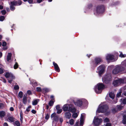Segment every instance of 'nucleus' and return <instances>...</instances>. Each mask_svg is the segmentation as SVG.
<instances>
[{"mask_svg": "<svg viewBox=\"0 0 126 126\" xmlns=\"http://www.w3.org/2000/svg\"><path fill=\"white\" fill-rule=\"evenodd\" d=\"M63 109L64 111H66L68 110V111L72 112H75L76 110V108L73 105L67 104H65L63 106Z\"/></svg>", "mask_w": 126, "mask_h": 126, "instance_id": "1", "label": "nucleus"}, {"mask_svg": "<svg viewBox=\"0 0 126 126\" xmlns=\"http://www.w3.org/2000/svg\"><path fill=\"white\" fill-rule=\"evenodd\" d=\"M108 109V107L107 105L101 103L99 105L97 111L98 113H104L107 111Z\"/></svg>", "mask_w": 126, "mask_h": 126, "instance_id": "2", "label": "nucleus"}, {"mask_svg": "<svg viewBox=\"0 0 126 126\" xmlns=\"http://www.w3.org/2000/svg\"><path fill=\"white\" fill-rule=\"evenodd\" d=\"M104 86L102 83H99L95 87L94 90L96 93L97 94L101 93L104 88Z\"/></svg>", "mask_w": 126, "mask_h": 126, "instance_id": "3", "label": "nucleus"}, {"mask_svg": "<svg viewBox=\"0 0 126 126\" xmlns=\"http://www.w3.org/2000/svg\"><path fill=\"white\" fill-rule=\"evenodd\" d=\"M104 6L102 5H98L96 7L94 11V13L95 14H99L103 13L104 11Z\"/></svg>", "mask_w": 126, "mask_h": 126, "instance_id": "4", "label": "nucleus"}, {"mask_svg": "<svg viewBox=\"0 0 126 126\" xmlns=\"http://www.w3.org/2000/svg\"><path fill=\"white\" fill-rule=\"evenodd\" d=\"M111 77L110 74H108L104 76L102 78L103 82L106 83H108L111 80Z\"/></svg>", "mask_w": 126, "mask_h": 126, "instance_id": "5", "label": "nucleus"}, {"mask_svg": "<svg viewBox=\"0 0 126 126\" xmlns=\"http://www.w3.org/2000/svg\"><path fill=\"white\" fill-rule=\"evenodd\" d=\"M124 70V68L122 66H118L116 67L113 70L112 73L114 74H117Z\"/></svg>", "mask_w": 126, "mask_h": 126, "instance_id": "6", "label": "nucleus"}, {"mask_svg": "<svg viewBox=\"0 0 126 126\" xmlns=\"http://www.w3.org/2000/svg\"><path fill=\"white\" fill-rule=\"evenodd\" d=\"M102 121L101 119L94 117L93 121V123L95 126H98L101 124Z\"/></svg>", "mask_w": 126, "mask_h": 126, "instance_id": "7", "label": "nucleus"}, {"mask_svg": "<svg viewBox=\"0 0 126 126\" xmlns=\"http://www.w3.org/2000/svg\"><path fill=\"white\" fill-rule=\"evenodd\" d=\"M5 76L6 78H8V82L10 83H11L13 79L15 78V77L13 76L12 73L9 72L6 73L5 75Z\"/></svg>", "mask_w": 126, "mask_h": 126, "instance_id": "8", "label": "nucleus"}, {"mask_svg": "<svg viewBox=\"0 0 126 126\" xmlns=\"http://www.w3.org/2000/svg\"><path fill=\"white\" fill-rule=\"evenodd\" d=\"M105 66L104 65H101L97 68L98 71L96 72L98 73L99 75L101 76V75L104 73L105 71Z\"/></svg>", "mask_w": 126, "mask_h": 126, "instance_id": "9", "label": "nucleus"}, {"mask_svg": "<svg viewBox=\"0 0 126 126\" xmlns=\"http://www.w3.org/2000/svg\"><path fill=\"white\" fill-rule=\"evenodd\" d=\"M123 82V80L121 79H118L114 81L113 82V84L115 86L119 85L121 83Z\"/></svg>", "mask_w": 126, "mask_h": 126, "instance_id": "10", "label": "nucleus"}, {"mask_svg": "<svg viewBox=\"0 0 126 126\" xmlns=\"http://www.w3.org/2000/svg\"><path fill=\"white\" fill-rule=\"evenodd\" d=\"M51 117L52 120L55 121H57L59 119L58 116L55 113H52L51 115Z\"/></svg>", "mask_w": 126, "mask_h": 126, "instance_id": "11", "label": "nucleus"}, {"mask_svg": "<svg viewBox=\"0 0 126 126\" xmlns=\"http://www.w3.org/2000/svg\"><path fill=\"white\" fill-rule=\"evenodd\" d=\"M106 59L107 60L111 61L112 62L115 61L114 59V56L111 54H108L106 56Z\"/></svg>", "mask_w": 126, "mask_h": 126, "instance_id": "12", "label": "nucleus"}, {"mask_svg": "<svg viewBox=\"0 0 126 126\" xmlns=\"http://www.w3.org/2000/svg\"><path fill=\"white\" fill-rule=\"evenodd\" d=\"M75 100H73V102L76 105L79 107L81 106L82 105V102L81 100L78 99L76 102Z\"/></svg>", "mask_w": 126, "mask_h": 126, "instance_id": "13", "label": "nucleus"}, {"mask_svg": "<svg viewBox=\"0 0 126 126\" xmlns=\"http://www.w3.org/2000/svg\"><path fill=\"white\" fill-rule=\"evenodd\" d=\"M102 61L101 59L100 58H96L94 61L93 62L94 65L95 66H97L100 62Z\"/></svg>", "mask_w": 126, "mask_h": 126, "instance_id": "14", "label": "nucleus"}, {"mask_svg": "<svg viewBox=\"0 0 126 126\" xmlns=\"http://www.w3.org/2000/svg\"><path fill=\"white\" fill-rule=\"evenodd\" d=\"M21 3L22 1L20 0L17 1H14L11 2V4L12 5H20L21 4Z\"/></svg>", "mask_w": 126, "mask_h": 126, "instance_id": "15", "label": "nucleus"}, {"mask_svg": "<svg viewBox=\"0 0 126 126\" xmlns=\"http://www.w3.org/2000/svg\"><path fill=\"white\" fill-rule=\"evenodd\" d=\"M123 107L121 105H117L116 106V109L117 110H116V109L115 108L114 109L112 110L113 112H115L117 111V110H121L123 109Z\"/></svg>", "mask_w": 126, "mask_h": 126, "instance_id": "16", "label": "nucleus"}, {"mask_svg": "<svg viewBox=\"0 0 126 126\" xmlns=\"http://www.w3.org/2000/svg\"><path fill=\"white\" fill-rule=\"evenodd\" d=\"M56 109L57 110V113L58 114L61 113L62 111V110L61 108L60 105H58L56 106Z\"/></svg>", "mask_w": 126, "mask_h": 126, "instance_id": "17", "label": "nucleus"}, {"mask_svg": "<svg viewBox=\"0 0 126 126\" xmlns=\"http://www.w3.org/2000/svg\"><path fill=\"white\" fill-rule=\"evenodd\" d=\"M53 64L55 67V70L58 72H59L60 70L57 64L54 62H53Z\"/></svg>", "mask_w": 126, "mask_h": 126, "instance_id": "18", "label": "nucleus"}, {"mask_svg": "<svg viewBox=\"0 0 126 126\" xmlns=\"http://www.w3.org/2000/svg\"><path fill=\"white\" fill-rule=\"evenodd\" d=\"M39 101V100L38 99H34L32 101V105H36Z\"/></svg>", "mask_w": 126, "mask_h": 126, "instance_id": "19", "label": "nucleus"}, {"mask_svg": "<svg viewBox=\"0 0 126 126\" xmlns=\"http://www.w3.org/2000/svg\"><path fill=\"white\" fill-rule=\"evenodd\" d=\"M71 114L69 112H66L65 114V117L68 119H70L71 116Z\"/></svg>", "mask_w": 126, "mask_h": 126, "instance_id": "20", "label": "nucleus"}, {"mask_svg": "<svg viewBox=\"0 0 126 126\" xmlns=\"http://www.w3.org/2000/svg\"><path fill=\"white\" fill-rule=\"evenodd\" d=\"M109 95L110 97L112 99L114 98L115 95L112 92H110L109 94Z\"/></svg>", "mask_w": 126, "mask_h": 126, "instance_id": "21", "label": "nucleus"}, {"mask_svg": "<svg viewBox=\"0 0 126 126\" xmlns=\"http://www.w3.org/2000/svg\"><path fill=\"white\" fill-rule=\"evenodd\" d=\"M12 56V54L10 53H8V55L7 56V60L8 61H10L11 59V57Z\"/></svg>", "mask_w": 126, "mask_h": 126, "instance_id": "22", "label": "nucleus"}, {"mask_svg": "<svg viewBox=\"0 0 126 126\" xmlns=\"http://www.w3.org/2000/svg\"><path fill=\"white\" fill-rule=\"evenodd\" d=\"M121 104V105L125 104H126V98H124L123 99H121L120 100Z\"/></svg>", "mask_w": 126, "mask_h": 126, "instance_id": "23", "label": "nucleus"}, {"mask_svg": "<svg viewBox=\"0 0 126 126\" xmlns=\"http://www.w3.org/2000/svg\"><path fill=\"white\" fill-rule=\"evenodd\" d=\"M23 102L24 104H25L27 102V97L25 96H24L23 99Z\"/></svg>", "mask_w": 126, "mask_h": 126, "instance_id": "24", "label": "nucleus"}, {"mask_svg": "<svg viewBox=\"0 0 126 126\" xmlns=\"http://www.w3.org/2000/svg\"><path fill=\"white\" fill-rule=\"evenodd\" d=\"M122 123L124 124H126V115L123 116Z\"/></svg>", "mask_w": 126, "mask_h": 126, "instance_id": "25", "label": "nucleus"}, {"mask_svg": "<svg viewBox=\"0 0 126 126\" xmlns=\"http://www.w3.org/2000/svg\"><path fill=\"white\" fill-rule=\"evenodd\" d=\"M5 115V112L3 111H0V116L2 118Z\"/></svg>", "mask_w": 126, "mask_h": 126, "instance_id": "26", "label": "nucleus"}, {"mask_svg": "<svg viewBox=\"0 0 126 126\" xmlns=\"http://www.w3.org/2000/svg\"><path fill=\"white\" fill-rule=\"evenodd\" d=\"M8 120L9 122H13L14 121V118L12 117H9L8 118Z\"/></svg>", "mask_w": 126, "mask_h": 126, "instance_id": "27", "label": "nucleus"}, {"mask_svg": "<svg viewBox=\"0 0 126 126\" xmlns=\"http://www.w3.org/2000/svg\"><path fill=\"white\" fill-rule=\"evenodd\" d=\"M5 105L4 104L0 103V109H3L5 107Z\"/></svg>", "mask_w": 126, "mask_h": 126, "instance_id": "28", "label": "nucleus"}, {"mask_svg": "<svg viewBox=\"0 0 126 126\" xmlns=\"http://www.w3.org/2000/svg\"><path fill=\"white\" fill-rule=\"evenodd\" d=\"M15 125H16V126H20V125L19 122L17 121L15 122Z\"/></svg>", "mask_w": 126, "mask_h": 126, "instance_id": "29", "label": "nucleus"}, {"mask_svg": "<svg viewBox=\"0 0 126 126\" xmlns=\"http://www.w3.org/2000/svg\"><path fill=\"white\" fill-rule=\"evenodd\" d=\"M122 93V92L120 91L117 94L116 98H118L120 97L121 95V94Z\"/></svg>", "mask_w": 126, "mask_h": 126, "instance_id": "30", "label": "nucleus"}, {"mask_svg": "<svg viewBox=\"0 0 126 126\" xmlns=\"http://www.w3.org/2000/svg\"><path fill=\"white\" fill-rule=\"evenodd\" d=\"M74 120L73 119H71L69 121V124L71 125H73L74 124Z\"/></svg>", "mask_w": 126, "mask_h": 126, "instance_id": "31", "label": "nucleus"}, {"mask_svg": "<svg viewBox=\"0 0 126 126\" xmlns=\"http://www.w3.org/2000/svg\"><path fill=\"white\" fill-rule=\"evenodd\" d=\"M23 92H20L18 94V95L20 98H22L23 96Z\"/></svg>", "mask_w": 126, "mask_h": 126, "instance_id": "32", "label": "nucleus"}, {"mask_svg": "<svg viewBox=\"0 0 126 126\" xmlns=\"http://www.w3.org/2000/svg\"><path fill=\"white\" fill-rule=\"evenodd\" d=\"M72 116L73 118H76L78 116V114L76 113H75L73 114Z\"/></svg>", "mask_w": 126, "mask_h": 126, "instance_id": "33", "label": "nucleus"}, {"mask_svg": "<svg viewBox=\"0 0 126 126\" xmlns=\"http://www.w3.org/2000/svg\"><path fill=\"white\" fill-rule=\"evenodd\" d=\"M119 57H121L122 58V57H125L126 56V54H123L122 53H120L119 55Z\"/></svg>", "mask_w": 126, "mask_h": 126, "instance_id": "34", "label": "nucleus"}, {"mask_svg": "<svg viewBox=\"0 0 126 126\" xmlns=\"http://www.w3.org/2000/svg\"><path fill=\"white\" fill-rule=\"evenodd\" d=\"M18 67V65L17 62H16L14 66V68L15 69H16Z\"/></svg>", "mask_w": 126, "mask_h": 126, "instance_id": "35", "label": "nucleus"}, {"mask_svg": "<svg viewBox=\"0 0 126 126\" xmlns=\"http://www.w3.org/2000/svg\"><path fill=\"white\" fill-rule=\"evenodd\" d=\"M54 102L52 100H51L50 101L49 103V105L50 106H52Z\"/></svg>", "mask_w": 126, "mask_h": 126, "instance_id": "36", "label": "nucleus"}, {"mask_svg": "<svg viewBox=\"0 0 126 126\" xmlns=\"http://www.w3.org/2000/svg\"><path fill=\"white\" fill-rule=\"evenodd\" d=\"M5 19V17L3 16H0V21H3Z\"/></svg>", "mask_w": 126, "mask_h": 126, "instance_id": "37", "label": "nucleus"}, {"mask_svg": "<svg viewBox=\"0 0 126 126\" xmlns=\"http://www.w3.org/2000/svg\"><path fill=\"white\" fill-rule=\"evenodd\" d=\"M14 5H12L11 4L10 6V9L12 11H13L15 9V8L13 6Z\"/></svg>", "mask_w": 126, "mask_h": 126, "instance_id": "38", "label": "nucleus"}, {"mask_svg": "<svg viewBox=\"0 0 126 126\" xmlns=\"http://www.w3.org/2000/svg\"><path fill=\"white\" fill-rule=\"evenodd\" d=\"M80 126H82L83 123V119H82V118H80Z\"/></svg>", "mask_w": 126, "mask_h": 126, "instance_id": "39", "label": "nucleus"}, {"mask_svg": "<svg viewBox=\"0 0 126 126\" xmlns=\"http://www.w3.org/2000/svg\"><path fill=\"white\" fill-rule=\"evenodd\" d=\"M49 115L47 114L45 118L47 120L49 118Z\"/></svg>", "mask_w": 126, "mask_h": 126, "instance_id": "40", "label": "nucleus"}, {"mask_svg": "<svg viewBox=\"0 0 126 126\" xmlns=\"http://www.w3.org/2000/svg\"><path fill=\"white\" fill-rule=\"evenodd\" d=\"M36 90L38 92H41V89L40 87H37L36 88Z\"/></svg>", "mask_w": 126, "mask_h": 126, "instance_id": "41", "label": "nucleus"}, {"mask_svg": "<svg viewBox=\"0 0 126 126\" xmlns=\"http://www.w3.org/2000/svg\"><path fill=\"white\" fill-rule=\"evenodd\" d=\"M3 72V69L2 68H0V74H1Z\"/></svg>", "mask_w": 126, "mask_h": 126, "instance_id": "42", "label": "nucleus"}, {"mask_svg": "<svg viewBox=\"0 0 126 126\" xmlns=\"http://www.w3.org/2000/svg\"><path fill=\"white\" fill-rule=\"evenodd\" d=\"M19 87L17 85H15L14 87V89L15 90H18L19 89Z\"/></svg>", "mask_w": 126, "mask_h": 126, "instance_id": "43", "label": "nucleus"}, {"mask_svg": "<svg viewBox=\"0 0 126 126\" xmlns=\"http://www.w3.org/2000/svg\"><path fill=\"white\" fill-rule=\"evenodd\" d=\"M1 13L3 15H4L6 13V12L5 10H3L1 11Z\"/></svg>", "mask_w": 126, "mask_h": 126, "instance_id": "44", "label": "nucleus"}, {"mask_svg": "<svg viewBox=\"0 0 126 126\" xmlns=\"http://www.w3.org/2000/svg\"><path fill=\"white\" fill-rule=\"evenodd\" d=\"M85 116V114L83 113H82L81 114L80 118H82V119H83L84 118V117Z\"/></svg>", "mask_w": 126, "mask_h": 126, "instance_id": "45", "label": "nucleus"}, {"mask_svg": "<svg viewBox=\"0 0 126 126\" xmlns=\"http://www.w3.org/2000/svg\"><path fill=\"white\" fill-rule=\"evenodd\" d=\"M104 121L105 122H108L109 121V119L108 118H106L104 120Z\"/></svg>", "mask_w": 126, "mask_h": 126, "instance_id": "46", "label": "nucleus"}, {"mask_svg": "<svg viewBox=\"0 0 126 126\" xmlns=\"http://www.w3.org/2000/svg\"><path fill=\"white\" fill-rule=\"evenodd\" d=\"M31 112L32 113L34 114H35L36 112V111H35L34 110H32L31 111Z\"/></svg>", "mask_w": 126, "mask_h": 126, "instance_id": "47", "label": "nucleus"}, {"mask_svg": "<svg viewBox=\"0 0 126 126\" xmlns=\"http://www.w3.org/2000/svg\"><path fill=\"white\" fill-rule=\"evenodd\" d=\"M111 123H107L106 125L105 126H111Z\"/></svg>", "mask_w": 126, "mask_h": 126, "instance_id": "48", "label": "nucleus"}, {"mask_svg": "<svg viewBox=\"0 0 126 126\" xmlns=\"http://www.w3.org/2000/svg\"><path fill=\"white\" fill-rule=\"evenodd\" d=\"M43 90L46 92H48L49 91V90L46 88H44Z\"/></svg>", "mask_w": 126, "mask_h": 126, "instance_id": "49", "label": "nucleus"}, {"mask_svg": "<svg viewBox=\"0 0 126 126\" xmlns=\"http://www.w3.org/2000/svg\"><path fill=\"white\" fill-rule=\"evenodd\" d=\"M28 1L29 3H33V1L32 0H28Z\"/></svg>", "mask_w": 126, "mask_h": 126, "instance_id": "50", "label": "nucleus"}, {"mask_svg": "<svg viewBox=\"0 0 126 126\" xmlns=\"http://www.w3.org/2000/svg\"><path fill=\"white\" fill-rule=\"evenodd\" d=\"M79 123V121H77L75 125V126H78Z\"/></svg>", "mask_w": 126, "mask_h": 126, "instance_id": "51", "label": "nucleus"}, {"mask_svg": "<svg viewBox=\"0 0 126 126\" xmlns=\"http://www.w3.org/2000/svg\"><path fill=\"white\" fill-rule=\"evenodd\" d=\"M20 117H23V113L22 111H21L20 112Z\"/></svg>", "mask_w": 126, "mask_h": 126, "instance_id": "52", "label": "nucleus"}, {"mask_svg": "<svg viewBox=\"0 0 126 126\" xmlns=\"http://www.w3.org/2000/svg\"><path fill=\"white\" fill-rule=\"evenodd\" d=\"M6 45V43L5 42H3L2 43V46H5Z\"/></svg>", "mask_w": 126, "mask_h": 126, "instance_id": "53", "label": "nucleus"}, {"mask_svg": "<svg viewBox=\"0 0 126 126\" xmlns=\"http://www.w3.org/2000/svg\"><path fill=\"white\" fill-rule=\"evenodd\" d=\"M10 110L11 111H13L14 110V109L13 107H11L10 108Z\"/></svg>", "mask_w": 126, "mask_h": 126, "instance_id": "54", "label": "nucleus"}, {"mask_svg": "<svg viewBox=\"0 0 126 126\" xmlns=\"http://www.w3.org/2000/svg\"><path fill=\"white\" fill-rule=\"evenodd\" d=\"M27 93L28 94L30 95L31 94V92L30 91L28 90L27 91Z\"/></svg>", "mask_w": 126, "mask_h": 126, "instance_id": "55", "label": "nucleus"}, {"mask_svg": "<svg viewBox=\"0 0 126 126\" xmlns=\"http://www.w3.org/2000/svg\"><path fill=\"white\" fill-rule=\"evenodd\" d=\"M59 120H60V122H61V123H62L63 121V119L62 118H59Z\"/></svg>", "mask_w": 126, "mask_h": 126, "instance_id": "56", "label": "nucleus"}, {"mask_svg": "<svg viewBox=\"0 0 126 126\" xmlns=\"http://www.w3.org/2000/svg\"><path fill=\"white\" fill-rule=\"evenodd\" d=\"M20 120L21 122H22L23 121V117H20Z\"/></svg>", "mask_w": 126, "mask_h": 126, "instance_id": "57", "label": "nucleus"}, {"mask_svg": "<svg viewBox=\"0 0 126 126\" xmlns=\"http://www.w3.org/2000/svg\"><path fill=\"white\" fill-rule=\"evenodd\" d=\"M42 0H37V2L38 3H39L41 2L42 1Z\"/></svg>", "mask_w": 126, "mask_h": 126, "instance_id": "58", "label": "nucleus"}, {"mask_svg": "<svg viewBox=\"0 0 126 126\" xmlns=\"http://www.w3.org/2000/svg\"><path fill=\"white\" fill-rule=\"evenodd\" d=\"M4 126H8V124L6 123H5L4 124Z\"/></svg>", "mask_w": 126, "mask_h": 126, "instance_id": "59", "label": "nucleus"}, {"mask_svg": "<svg viewBox=\"0 0 126 126\" xmlns=\"http://www.w3.org/2000/svg\"><path fill=\"white\" fill-rule=\"evenodd\" d=\"M124 63V64L126 66V60H125L123 62Z\"/></svg>", "mask_w": 126, "mask_h": 126, "instance_id": "60", "label": "nucleus"}, {"mask_svg": "<svg viewBox=\"0 0 126 126\" xmlns=\"http://www.w3.org/2000/svg\"><path fill=\"white\" fill-rule=\"evenodd\" d=\"M26 110L27 111L29 112L30 111V109H29L27 108L26 109Z\"/></svg>", "mask_w": 126, "mask_h": 126, "instance_id": "61", "label": "nucleus"}, {"mask_svg": "<svg viewBox=\"0 0 126 126\" xmlns=\"http://www.w3.org/2000/svg\"><path fill=\"white\" fill-rule=\"evenodd\" d=\"M3 8V6L1 5H0V9H2Z\"/></svg>", "mask_w": 126, "mask_h": 126, "instance_id": "62", "label": "nucleus"}, {"mask_svg": "<svg viewBox=\"0 0 126 126\" xmlns=\"http://www.w3.org/2000/svg\"><path fill=\"white\" fill-rule=\"evenodd\" d=\"M3 82L4 83H6V80L4 79H3Z\"/></svg>", "mask_w": 126, "mask_h": 126, "instance_id": "63", "label": "nucleus"}, {"mask_svg": "<svg viewBox=\"0 0 126 126\" xmlns=\"http://www.w3.org/2000/svg\"><path fill=\"white\" fill-rule=\"evenodd\" d=\"M123 94L125 96H126V91L124 92Z\"/></svg>", "mask_w": 126, "mask_h": 126, "instance_id": "64", "label": "nucleus"}]
</instances>
